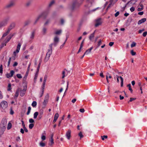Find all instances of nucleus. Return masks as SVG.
I'll use <instances>...</instances> for the list:
<instances>
[{"label":"nucleus","mask_w":147,"mask_h":147,"mask_svg":"<svg viewBox=\"0 0 147 147\" xmlns=\"http://www.w3.org/2000/svg\"><path fill=\"white\" fill-rule=\"evenodd\" d=\"M48 51L47 53L46 57L44 59V61L45 62H47L49 60L50 56L52 53V47H50L48 49Z\"/></svg>","instance_id":"obj_1"},{"label":"nucleus","mask_w":147,"mask_h":147,"mask_svg":"<svg viewBox=\"0 0 147 147\" xmlns=\"http://www.w3.org/2000/svg\"><path fill=\"white\" fill-rule=\"evenodd\" d=\"M16 34L15 33H14L12 34H11L8 36H7L6 39L2 43L1 46H5L6 45V44L9 41L12 37L14 36Z\"/></svg>","instance_id":"obj_2"},{"label":"nucleus","mask_w":147,"mask_h":147,"mask_svg":"<svg viewBox=\"0 0 147 147\" xmlns=\"http://www.w3.org/2000/svg\"><path fill=\"white\" fill-rule=\"evenodd\" d=\"M82 1L81 3H80L77 2V0H74L73 1L72 5L71 6V9L72 10H74L76 8L79 7L80 5L82 3L83 1L84 0H81Z\"/></svg>","instance_id":"obj_3"},{"label":"nucleus","mask_w":147,"mask_h":147,"mask_svg":"<svg viewBox=\"0 0 147 147\" xmlns=\"http://www.w3.org/2000/svg\"><path fill=\"white\" fill-rule=\"evenodd\" d=\"M8 18L4 19L2 22H0V28L6 25L9 21Z\"/></svg>","instance_id":"obj_4"},{"label":"nucleus","mask_w":147,"mask_h":147,"mask_svg":"<svg viewBox=\"0 0 147 147\" xmlns=\"http://www.w3.org/2000/svg\"><path fill=\"white\" fill-rule=\"evenodd\" d=\"M49 13V11H45L42 13L40 15L43 19H45L48 16Z\"/></svg>","instance_id":"obj_5"},{"label":"nucleus","mask_w":147,"mask_h":147,"mask_svg":"<svg viewBox=\"0 0 147 147\" xmlns=\"http://www.w3.org/2000/svg\"><path fill=\"white\" fill-rule=\"evenodd\" d=\"M14 5V2L13 1H11L6 5L5 7V8L7 9L13 7Z\"/></svg>","instance_id":"obj_6"},{"label":"nucleus","mask_w":147,"mask_h":147,"mask_svg":"<svg viewBox=\"0 0 147 147\" xmlns=\"http://www.w3.org/2000/svg\"><path fill=\"white\" fill-rule=\"evenodd\" d=\"M7 106L8 104L6 101H3L1 102V107L3 109H5Z\"/></svg>","instance_id":"obj_7"},{"label":"nucleus","mask_w":147,"mask_h":147,"mask_svg":"<svg viewBox=\"0 0 147 147\" xmlns=\"http://www.w3.org/2000/svg\"><path fill=\"white\" fill-rule=\"evenodd\" d=\"M101 18H99L96 20V23L95 25V27H97L102 24V22H101Z\"/></svg>","instance_id":"obj_8"},{"label":"nucleus","mask_w":147,"mask_h":147,"mask_svg":"<svg viewBox=\"0 0 147 147\" xmlns=\"http://www.w3.org/2000/svg\"><path fill=\"white\" fill-rule=\"evenodd\" d=\"M15 71L13 70H12L10 71L9 73H7L5 75L7 78H9L12 77Z\"/></svg>","instance_id":"obj_9"},{"label":"nucleus","mask_w":147,"mask_h":147,"mask_svg":"<svg viewBox=\"0 0 147 147\" xmlns=\"http://www.w3.org/2000/svg\"><path fill=\"white\" fill-rule=\"evenodd\" d=\"M59 38L57 36L55 37L54 39V42L53 44H51L49 46H52L53 45H56L57 43L59 42Z\"/></svg>","instance_id":"obj_10"},{"label":"nucleus","mask_w":147,"mask_h":147,"mask_svg":"<svg viewBox=\"0 0 147 147\" xmlns=\"http://www.w3.org/2000/svg\"><path fill=\"white\" fill-rule=\"evenodd\" d=\"M15 24L14 23H11V24L10 25V26H9L8 27L7 30L9 31V32L15 26Z\"/></svg>","instance_id":"obj_11"},{"label":"nucleus","mask_w":147,"mask_h":147,"mask_svg":"<svg viewBox=\"0 0 147 147\" xmlns=\"http://www.w3.org/2000/svg\"><path fill=\"white\" fill-rule=\"evenodd\" d=\"M6 127L4 126L3 127H1V125L0 126V137H1V135H2L4 132Z\"/></svg>","instance_id":"obj_12"},{"label":"nucleus","mask_w":147,"mask_h":147,"mask_svg":"<svg viewBox=\"0 0 147 147\" xmlns=\"http://www.w3.org/2000/svg\"><path fill=\"white\" fill-rule=\"evenodd\" d=\"M71 131L70 130H68L66 133V136L67 139L69 140L71 137Z\"/></svg>","instance_id":"obj_13"},{"label":"nucleus","mask_w":147,"mask_h":147,"mask_svg":"<svg viewBox=\"0 0 147 147\" xmlns=\"http://www.w3.org/2000/svg\"><path fill=\"white\" fill-rule=\"evenodd\" d=\"M7 123V121L6 120L4 119L2 121L1 125V127H3L4 126L5 127H6L5 126L6 125Z\"/></svg>","instance_id":"obj_14"},{"label":"nucleus","mask_w":147,"mask_h":147,"mask_svg":"<svg viewBox=\"0 0 147 147\" xmlns=\"http://www.w3.org/2000/svg\"><path fill=\"white\" fill-rule=\"evenodd\" d=\"M59 116V114L58 113H55L54 117V119L53 121V123H55L56 121Z\"/></svg>","instance_id":"obj_15"},{"label":"nucleus","mask_w":147,"mask_h":147,"mask_svg":"<svg viewBox=\"0 0 147 147\" xmlns=\"http://www.w3.org/2000/svg\"><path fill=\"white\" fill-rule=\"evenodd\" d=\"M146 18H142L138 21V25L142 23L145 22L146 21Z\"/></svg>","instance_id":"obj_16"},{"label":"nucleus","mask_w":147,"mask_h":147,"mask_svg":"<svg viewBox=\"0 0 147 147\" xmlns=\"http://www.w3.org/2000/svg\"><path fill=\"white\" fill-rule=\"evenodd\" d=\"M21 122L22 123V125L23 127V129L25 132H28V130L26 127H25V125L24 123V122L23 120L21 121Z\"/></svg>","instance_id":"obj_17"},{"label":"nucleus","mask_w":147,"mask_h":147,"mask_svg":"<svg viewBox=\"0 0 147 147\" xmlns=\"http://www.w3.org/2000/svg\"><path fill=\"white\" fill-rule=\"evenodd\" d=\"M31 22V21L29 20H28L25 21L24 23V26L25 27L29 25Z\"/></svg>","instance_id":"obj_18"},{"label":"nucleus","mask_w":147,"mask_h":147,"mask_svg":"<svg viewBox=\"0 0 147 147\" xmlns=\"http://www.w3.org/2000/svg\"><path fill=\"white\" fill-rule=\"evenodd\" d=\"M20 47H17L16 51L13 52V53L14 56L16 55V53H18L19 52L20 49Z\"/></svg>","instance_id":"obj_19"},{"label":"nucleus","mask_w":147,"mask_h":147,"mask_svg":"<svg viewBox=\"0 0 147 147\" xmlns=\"http://www.w3.org/2000/svg\"><path fill=\"white\" fill-rule=\"evenodd\" d=\"M118 0H116L115 1H114L113 0H110V3L109 5L107 7V9L109 8L111 6L112 4H114Z\"/></svg>","instance_id":"obj_20"},{"label":"nucleus","mask_w":147,"mask_h":147,"mask_svg":"<svg viewBox=\"0 0 147 147\" xmlns=\"http://www.w3.org/2000/svg\"><path fill=\"white\" fill-rule=\"evenodd\" d=\"M93 47H91L89 49L87 50L84 53V55H88L91 52V50L92 49Z\"/></svg>","instance_id":"obj_21"},{"label":"nucleus","mask_w":147,"mask_h":147,"mask_svg":"<svg viewBox=\"0 0 147 147\" xmlns=\"http://www.w3.org/2000/svg\"><path fill=\"white\" fill-rule=\"evenodd\" d=\"M51 21V20L50 19H47V20L44 23V26H45L48 25L50 23Z\"/></svg>","instance_id":"obj_22"},{"label":"nucleus","mask_w":147,"mask_h":147,"mask_svg":"<svg viewBox=\"0 0 147 147\" xmlns=\"http://www.w3.org/2000/svg\"><path fill=\"white\" fill-rule=\"evenodd\" d=\"M41 17H42L40 14L36 18L35 22L34 23V24H35L38 21V20L40 19V18Z\"/></svg>","instance_id":"obj_23"},{"label":"nucleus","mask_w":147,"mask_h":147,"mask_svg":"<svg viewBox=\"0 0 147 147\" xmlns=\"http://www.w3.org/2000/svg\"><path fill=\"white\" fill-rule=\"evenodd\" d=\"M50 142L49 143V144L50 146H51L54 143L53 140V136H52L51 138V140H50Z\"/></svg>","instance_id":"obj_24"},{"label":"nucleus","mask_w":147,"mask_h":147,"mask_svg":"<svg viewBox=\"0 0 147 147\" xmlns=\"http://www.w3.org/2000/svg\"><path fill=\"white\" fill-rule=\"evenodd\" d=\"M35 33V31H33L32 33L31 34L30 36V38L31 39H33L34 36V34Z\"/></svg>","instance_id":"obj_25"},{"label":"nucleus","mask_w":147,"mask_h":147,"mask_svg":"<svg viewBox=\"0 0 147 147\" xmlns=\"http://www.w3.org/2000/svg\"><path fill=\"white\" fill-rule=\"evenodd\" d=\"M19 89H18L17 90L16 92L15 93V97L16 98L18 97V96L19 94Z\"/></svg>","instance_id":"obj_26"},{"label":"nucleus","mask_w":147,"mask_h":147,"mask_svg":"<svg viewBox=\"0 0 147 147\" xmlns=\"http://www.w3.org/2000/svg\"><path fill=\"white\" fill-rule=\"evenodd\" d=\"M9 32L7 30V31L3 35L2 38L5 37L6 36H7L9 33Z\"/></svg>","instance_id":"obj_27"},{"label":"nucleus","mask_w":147,"mask_h":147,"mask_svg":"<svg viewBox=\"0 0 147 147\" xmlns=\"http://www.w3.org/2000/svg\"><path fill=\"white\" fill-rule=\"evenodd\" d=\"M9 32L7 30V31L3 35L2 38L5 37L6 36H7L9 33Z\"/></svg>","instance_id":"obj_28"},{"label":"nucleus","mask_w":147,"mask_h":147,"mask_svg":"<svg viewBox=\"0 0 147 147\" xmlns=\"http://www.w3.org/2000/svg\"><path fill=\"white\" fill-rule=\"evenodd\" d=\"M9 32L7 30V31L3 35L2 38L5 37L6 36H7L9 33Z\"/></svg>","instance_id":"obj_29"},{"label":"nucleus","mask_w":147,"mask_h":147,"mask_svg":"<svg viewBox=\"0 0 147 147\" xmlns=\"http://www.w3.org/2000/svg\"><path fill=\"white\" fill-rule=\"evenodd\" d=\"M47 28L44 26L43 27L42 30V33L43 34L45 35L46 33Z\"/></svg>","instance_id":"obj_30"},{"label":"nucleus","mask_w":147,"mask_h":147,"mask_svg":"<svg viewBox=\"0 0 147 147\" xmlns=\"http://www.w3.org/2000/svg\"><path fill=\"white\" fill-rule=\"evenodd\" d=\"M127 86L128 87L129 90V91H130L131 92V93H132V92H133V90H132V89L131 88V84H128L127 85Z\"/></svg>","instance_id":"obj_31"},{"label":"nucleus","mask_w":147,"mask_h":147,"mask_svg":"<svg viewBox=\"0 0 147 147\" xmlns=\"http://www.w3.org/2000/svg\"><path fill=\"white\" fill-rule=\"evenodd\" d=\"M55 3V1L54 0L52 1L49 3V7H51Z\"/></svg>","instance_id":"obj_32"},{"label":"nucleus","mask_w":147,"mask_h":147,"mask_svg":"<svg viewBox=\"0 0 147 147\" xmlns=\"http://www.w3.org/2000/svg\"><path fill=\"white\" fill-rule=\"evenodd\" d=\"M25 93L26 92L22 90H21L20 92V95L21 96H23L24 95Z\"/></svg>","instance_id":"obj_33"},{"label":"nucleus","mask_w":147,"mask_h":147,"mask_svg":"<svg viewBox=\"0 0 147 147\" xmlns=\"http://www.w3.org/2000/svg\"><path fill=\"white\" fill-rule=\"evenodd\" d=\"M39 113L38 112H35L34 114V119H36L37 116L38 115Z\"/></svg>","instance_id":"obj_34"},{"label":"nucleus","mask_w":147,"mask_h":147,"mask_svg":"<svg viewBox=\"0 0 147 147\" xmlns=\"http://www.w3.org/2000/svg\"><path fill=\"white\" fill-rule=\"evenodd\" d=\"M119 78L121 79V86L122 87L123 85V78L121 77L120 76L119 77Z\"/></svg>","instance_id":"obj_35"},{"label":"nucleus","mask_w":147,"mask_h":147,"mask_svg":"<svg viewBox=\"0 0 147 147\" xmlns=\"http://www.w3.org/2000/svg\"><path fill=\"white\" fill-rule=\"evenodd\" d=\"M11 84L10 83H9L8 84V89L7 90L8 91H10L11 90Z\"/></svg>","instance_id":"obj_36"},{"label":"nucleus","mask_w":147,"mask_h":147,"mask_svg":"<svg viewBox=\"0 0 147 147\" xmlns=\"http://www.w3.org/2000/svg\"><path fill=\"white\" fill-rule=\"evenodd\" d=\"M61 32L62 30H59L56 31L55 33V34L57 35H59L61 34Z\"/></svg>","instance_id":"obj_37"},{"label":"nucleus","mask_w":147,"mask_h":147,"mask_svg":"<svg viewBox=\"0 0 147 147\" xmlns=\"http://www.w3.org/2000/svg\"><path fill=\"white\" fill-rule=\"evenodd\" d=\"M78 136L80 137V139H81L82 138H83L84 137V136L82 134V132L80 131L78 134Z\"/></svg>","instance_id":"obj_38"},{"label":"nucleus","mask_w":147,"mask_h":147,"mask_svg":"<svg viewBox=\"0 0 147 147\" xmlns=\"http://www.w3.org/2000/svg\"><path fill=\"white\" fill-rule=\"evenodd\" d=\"M140 6L141 7V8H138V11H142L143 9V7H144L143 5L142 4H141L140 5Z\"/></svg>","instance_id":"obj_39"},{"label":"nucleus","mask_w":147,"mask_h":147,"mask_svg":"<svg viewBox=\"0 0 147 147\" xmlns=\"http://www.w3.org/2000/svg\"><path fill=\"white\" fill-rule=\"evenodd\" d=\"M11 124L10 123H9L7 127V129L9 130L10 129L11 127Z\"/></svg>","instance_id":"obj_40"},{"label":"nucleus","mask_w":147,"mask_h":147,"mask_svg":"<svg viewBox=\"0 0 147 147\" xmlns=\"http://www.w3.org/2000/svg\"><path fill=\"white\" fill-rule=\"evenodd\" d=\"M36 105H37V103H36V102L35 101H33L32 104V105L33 107H35L36 106Z\"/></svg>","instance_id":"obj_41"},{"label":"nucleus","mask_w":147,"mask_h":147,"mask_svg":"<svg viewBox=\"0 0 147 147\" xmlns=\"http://www.w3.org/2000/svg\"><path fill=\"white\" fill-rule=\"evenodd\" d=\"M94 32L91 34V35H90L89 38L90 40H91L93 38L94 36Z\"/></svg>","instance_id":"obj_42"},{"label":"nucleus","mask_w":147,"mask_h":147,"mask_svg":"<svg viewBox=\"0 0 147 147\" xmlns=\"http://www.w3.org/2000/svg\"><path fill=\"white\" fill-rule=\"evenodd\" d=\"M31 107H28V111L27 113V115H28L30 114V111H31Z\"/></svg>","instance_id":"obj_43"},{"label":"nucleus","mask_w":147,"mask_h":147,"mask_svg":"<svg viewBox=\"0 0 147 147\" xmlns=\"http://www.w3.org/2000/svg\"><path fill=\"white\" fill-rule=\"evenodd\" d=\"M44 88H42L41 93L40 94V97H41L43 95L44 93Z\"/></svg>","instance_id":"obj_44"},{"label":"nucleus","mask_w":147,"mask_h":147,"mask_svg":"<svg viewBox=\"0 0 147 147\" xmlns=\"http://www.w3.org/2000/svg\"><path fill=\"white\" fill-rule=\"evenodd\" d=\"M64 22H65V21H64V20L63 18H61V20H60L61 24V25H63L64 24Z\"/></svg>","instance_id":"obj_45"},{"label":"nucleus","mask_w":147,"mask_h":147,"mask_svg":"<svg viewBox=\"0 0 147 147\" xmlns=\"http://www.w3.org/2000/svg\"><path fill=\"white\" fill-rule=\"evenodd\" d=\"M34 126V124L33 123H31L29 125V128L30 129H32Z\"/></svg>","instance_id":"obj_46"},{"label":"nucleus","mask_w":147,"mask_h":147,"mask_svg":"<svg viewBox=\"0 0 147 147\" xmlns=\"http://www.w3.org/2000/svg\"><path fill=\"white\" fill-rule=\"evenodd\" d=\"M138 0H131V4H135L136 2H137Z\"/></svg>","instance_id":"obj_47"},{"label":"nucleus","mask_w":147,"mask_h":147,"mask_svg":"<svg viewBox=\"0 0 147 147\" xmlns=\"http://www.w3.org/2000/svg\"><path fill=\"white\" fill-rule=\"evenodd\" d=\"M0 73L2 74L3 73V66L1 65L0 66Z\"/></svg>","instance_id":"obj_48"},{"label":"nucleus","mask_w":147,"mask_h":147,"mask_svg":"<svg viewBox=\"0 0 147 147\" xmlns=\"http://www.w3.org/2000/svg\"><path fill=\"white\" fill-rule=\"evenodd\" d=\"M30 65H31V63H30L29 64V65H28L27 70L26 71V74H28V72L30 70Z\"/></svg>","instance_id":"obj_49"},{"label":"nucleus","mask_w":147,"mask_h":147,"mask_svg":"<svg viewBox=\"0 0 147 147\" xmlns=\"http://www.w3.org/2000/svg\"><path fill=\"white\" fill-rule=\"evenodd\" d=\"M101 138H102V139L103 140H104L105 139H105H107V136H106V135H104L103 136H101Z\"/></svg>","instance_id":"obj_50"},{"label":"nucleus","mask_w":147,"mask_h":147,"mask_svg":"<svg viewBox=\"0 0 147 147\" xmlns=\"http://www.w3.org/2000/svg\"><path fill=\"white\" fill-rule=\"evenodd\" d=\"M31 4V1H28L26 4V6L27 7H29Z\"/></svg>","instance_id":"obj_51"},{"label":"nucleus","mask_w":147,"mask_h":147,"mask_svg":"<svg viewBox=\"0 0 147 147\" xmlns=\"http://www.w3.org/2000/svg\"><path fill=\"white\" fill-rule=\"evenodd\" d=\"M48 102V100L45 99L43 102V105H45L47 104Z\"/></svg>","instance_id":"obj_52"},{"label":"nucleus","mask_w":147,"mask_h":147,"mask_svg":"<svg viewBox=\"0 0 147 147\" xmlns=\"http://www.w3.org/2000/svg\"><path fill=\"white\" fill-rule=\"evenodd\" d=\"M40 145L41 147H44L45 146V144L42 142H40L39 144Z\"/></svg>","instance_id":"obj_53"},{"label":"nucleus","mask_w":147,"mask_h":147,"mask_svg":"<svg viewBox=\"0 0 147 147\" xmlns=\"http://www.w3.org/2000/svg\"><path fill=\"white\" fill-rule=\"evenodd\" d=\"M49 97V95L47 94L45 97V99L48 100Z\"/></svg>","instance_id":"obj_54"},{"label":"nucleus","mask_w":147,"mask_h":147,"mask_svg":"<svg viewBox=\"0 0 147 147\" xmlns=\"http://www.w3.org/2000/svg\"><path fill=\"white\" fill-rule=\"evenodd\" d=\"M131 53L132 55H134L136 54V53L134 52L133 50L131 51Z\"/></svg>","instance_id":"obj_55"},{"label":"nucleus","mask_w":147,"mask_h":147,"mask_svg":"<svg viewBox=\"0 0 147 147\" xmlns=\"http://www.w3.org/2000/svg\"><path fill=\"white\" fill-rule=\"evenodd\" d=\"M136 98H130V99L129 101L128 102L129 103V102H132V101H133V100H136Z\"/></svg>","instance_id":"obj_56"},{"label":"nucleus","mask_w":147,"mask_h":147,"mask_svg":"<svg viewBox=\"0 0 147 147\" xmlns=\"http://www.w3.org/2000/svg\"><path fill=\"white\" fill-rule=\"evenodd\" d=\"M17 77L18 78H22V76H21V74H18L16 75Z\"/></svg>","instance_id":"obj_57"},{"label":"nucleus","mask_w":147,"mask_h":147,"mask_svg":"<svg viewBox=\"0 0 147 147\" xmlns=\"http://www.w3.org/2000/svg\"><path fill=\"white\" fill-rule=\"evenodd\" d=\"M38 75V74H36L35 75V76H34V82H35L36 81V79H37Z\"/></svg>","instance_id":"obj_58"},{"label":"nucleus","mask_w":147,"mask_h":147,"mask_svg":"<svg viewBox=\"0 0 147 147\" xmlns=\"http://www.w3.org/2000/svg\"><path fill=\"white\" fill-rule=\"evenodd\" d=\"M11 59V57H10L9 58V61H8V64H7L8 67H9V65Z\"/></svg>","instance_id":"obj_59"},{"label":"nucleus","mask_w":147,"mask_h":147,"mask_svg":"<svg viewBox=\"0 0 147 147\" xmlns=\"http://www.w3.org/2000/svg\"><path fill=\"white\" fill-rule=\"evenodd\" d=\"M135 8L133 7H131L130 9V11L131 12H133L135 10Z\"/></svg>","instance_id":"obj_60"},{"label":"nucleus","mask_w":147,"mask_h":147,"mask_svg":"<svg viewBox=\"0 0 147 147\" xmlns=\"http://www.w3.org/2000/svg\"><path fill=\"white\" fill-rule=\"evenodd\" d=\"M29 122L30 123H32L34 122V121L32 119H29Z\"/></svg>","instance_id":"obj_61"},{"label":"nucleus","mask_w":147,"mask_h":147,"mask_svg":"<svg viewBox=\"0 0 147 147\" xmlns=\"http://www.w3.org/2000/svg\"><path fill=\"white\" fill-rule=\"evenodd\" d=\"M43 110L42 109H40L39 111V114L43 115Z\"/></svg>","instance_id":"obj_62"},{"label":"nucleus","mask_w":147,"mask_h":147,"mask_svg":"<svg viewBox=\"0 0 147 147\" xmlns=\"http://www.w3.org/2000/svg\"><path fill=\"white\" fill-rule=\"evenodd\" d=\"M42 115H40V114L38 116V120L42 118Z\"/></svg>","instance_id":"obj_63"},{"label":"nucleus","mask_w":147,"mask_h":147,"mask_svg":"<svg viewBox=\"0 0 147 147\" xmlns=\"http://www.w3.org/2000/svg\"><path fill=\"white\" fill-rule=\"evenodd\" d=\"M147 34V32L146 31L144 32L142 34V35L143 36L145 37L146 36V35Z\"/></svg>","instance_id":"obj_64"}]
</instances>
